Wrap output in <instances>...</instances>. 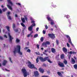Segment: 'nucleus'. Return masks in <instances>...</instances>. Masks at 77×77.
I'll list each match as a JSON object with an SVG mask.
<instances>
[{
	"label": "nucleus",
	"instance_id": "1",
	"mask_svg": "<svg viewBox=\"0 0 77 77\" xmlns=\"http://www.w3.org/2000/svg\"><path fill=\"white\" fill-rule=\"evenodd\" d=\"M49 57H45L44 58H43L42 57H39V59L41 62H45V61H46L47 60L48 62H49V63H52V61H51L49 59Z\"/></svg>",
	"mask_w": 77,
	"mask_h": 77
},
{
	"label": "nucleus",
	"instance_id": "2",
	"mask_svg": "<svg viewBox=\"0 0 77 77\" xmlns=\"http://www.w3.org/2000/svg\"><path fill=\"white\" fill-rule=\"evenodd\" d=\"M17 48H14V51H13L14 56H16L15 54L16 53H17L20 54V45H17Z\"/></svg>",
	"mask_w": 77,
	"mask_h": 77
},
{
	"label": "nucleus",
	"instance_id": "3",
	"mask_svg": "<svg viewBox=\"0 0 77 77\" xmlns=\"http://www.w3.org/2000/svg\"><path fill=\"white\" fill-rule=\"evenodd\" d=\"M22 72H23L24 77H27V71H26V69H22Z\"/></svg>",
	"mask_w": 77,
	"mask_h": 77
},
{
	"label": "nucleus",
	"instance_id": "4",
	"mask_svg": "<svg viewBox=\"0 0 77 77\" xmlns=\"http://www.w3.org/2000/svg\"><path fill=\"white\" fill-rule=\"evenodd\" d=\"M47 45H50V42L48 41H46L42 44V45L45 46V47H47Z\"/></svg>",
	"mask_w": 77,
	"mask_h": 77
},
{
	"label": "nucleus",
	"instance_id": "5",
	"mask_svg": "<svg viewBox=\"0 0 77 77\" xmlns=\"http://www.w3.org/2000/svg\"><path fill=\"white\" fill-rule=\"evenodd\" d=\"M58 64L60 67H61V68H63L65 67L64 64H63V63H62L60 61H58Z\"/></svg>",
	"mask_w": 77,
	"mask_h": 77
},
{
	"label": "nucleus",
	"instance_id": "6",
	"mask_svg": "<svg viewBox=\"0 0 77 77\" xmlns=\"http://www.w3.org/2000/svg\"><path fill=\"white\" fill-rule=\"evenodd\" d=\"M48 36L49 37H50L51 39H54L56 37L55 36V35L53 34L49 33L48 34Z\"/></svg>",
	"mask_w": 77,
	"mask_h": 77
},
{
	"label": "nucleus",
	"instance_id": "7",
	"mask_svg": "<svg viewBox=\"0 0 77 77\" xmlns=\"http://www.w3.org/2000/svg\"><path fill=\"white\" fill-rule=\"evenodd\" d=\"M28 67L29 68H30V69H33V68H35V66L33 64H29L28 65H27Z\"/></svg>",
	"mask_w": 77,
	"mask_h": 77
},
{
	"label": "nucleus",
	"instance_id": "8",
	"mask_svg": "<svg viewBox=\"0 0 77 77\" xmlns=\"http://www.w3.org/2000/svg\"><path fill=\"white\" fill-rule=\"evenodd\" d=\"M62 49L63 52H64L65 54H67V52L68 51L67 49L65 47H63Z\"/></svg>",
	"mask_w": 77,
	"mask_h": 77
},
{
	"label": "nucleus",
	"instance_id": "9",
	"mask_svg": "<svg viewBox=\"0 0 77 77\" xmlns=\"http://www.w3.org/2000/svg\"><path fill=\"white\" fill-rule=\"evenodd\" d=\"M39 72L37 71L34 72V76L36 77H38L39 76Z\"/></svg>",
	"mask_w": 77,
	"mask_h": 77
},
{
	"label": "nucleus",
	"instance_id": "10",
	"mask_svg": "<svg viewBox=\"0 0 77 77\" xmlns=\"http://www.w3.org/2000/svg\"><path fill=\"white\" fill-rule=\"evenodd\" d=\"M8 36L9 38V41L10 42L12 43V39H14V38H13V37H12V36L11 35L10 33L8 34Z\"/></svg>",
	"mask_w": 77,
	"mask_h": 77
},
{
	"label": "nucleus",
	"instance_id": "11",
	"mask_svg": "<svg viewBox=\"0 0 77 77\" xmlns=\"http://www.w3.org/2000/svg\"><path fill=\"white\" fill-rule=\"evenodd\" d=\"M7 63H8V61H7L6 60H4L2 65L3 66H5L6 65Z\"/></svg>",
	"mask_w": 77,
	"mask_h": 77
},
{
	"label": "nucleus",
	"instance_id": "12",
	"mask_svg": "<svg viewBox=\"0 0 77 77\" xmlns=\"http://www.w3.org/2000/svg\"><path fill=\"white\" fill-rule=\"evenodd\" d=\"M39 71L41 73H43L44 72V70L41 67L39 68Z\"/></svg>",
	"mask_w": 77,
	"mask_h": 77
},
{
	"label": "nucleus",
	"instance_id": "13",
	"mask_svg": "<svg viewBox=\"0 0 77 77\" xmlns=\"http://www.w3.org/2000/svg\"><path fill=\"white\" fill-rule=\"evenodd\" d=\"M71 63L72 64H74V63H75V60L73 59V58H72L71 59Z\"/></svg>",
	"mask_w": 77,
	"mask_h": 77
},
{
	"label": "nucleus",
	"instance_id": "14",
	"mask_svg": "<svg viewBox=\"0 0 77 77\" xmlns=\"http://www.w3.org/2000/svg\"><path fill=\"white\" fill-rule=\"evenodd\" d=\"M46 16H47L46 18L47 19L48 21H52L53 20H52V19H51L49 15H47Z\"/></svg>",
	"mask_w": 77,
	"mask_h": 77
},
{
	"label": "nucleus",
	"instance_id": "15",
	"mask_svg": "<svg viewBox=\"0 0 77 77\" xmlns=\"http://www.w3.org/2000/svg\"><path fill=\"white\" fill-rule=\"evenodd\" d=\"M51 51L53 53H55L56 51V49L53 48H51Z\"/></svg>",
	"mask_w": 77,
	"mask_h": 77
},
{
	"label": "nucleus",
	"instance_id": "16",
	"mask_svg": "<svg viewBox=\"0 0 77 77\" xmlns=\"http://www.w3.org/2000/svg\"><path fill=\"white\" fill-rule=\"evenodd\" d=\"M28 30L29 31H32L33 30V26H31L28 28Z\"/></svg>",
	"mask_w": 77,
	"mask_h": 77
},
{
	"label": "nucleus",
	"instance_id": "17",
	"mask_svg": "<svg viewBox=\"0 0 77 77\" xmlns=\"http://www.w3.org/2000/svg\"><path fill=\"white\" fill-rule=\"evenodd\" d=\"M57 74H58L59 76H60L61 77H63V75L61 73L59 72H57Z\"/></svg>",
	"mask_w": 77,
	"mask_h": 77
},
{
	"label": "nucleus",
	"instance_id": "18",
	"mask_svg": "<svg viewBox=\"0 0 77 77\" xmlns=\"http://www.w3.org/2000/svg\"><path fill=\"white\" fill-rule=\"evenodd\" d=\"M7 1L8 3H9V4H10L11 5V6H12L13 5V3L11 1V0H7Z\"/></svg>",
	"mask_w": 77,
	"mask_h": 77
},
{
	"label": "nucleus",
	"instance_id": "19",
	"mask_svg": "<svg viewBox=\"0 0 77 77\" xmlns=\"http://www.w3.org/2000/svg\"><path fill=\"white\" fill-rule=\"evenodd\" d=\"M21 25L23 27H24V28H23V29H26V25L23 24V23H20Z\"/></svg>",
	"mask_w": 77,
	"mask_h": 77
},
{
	"label": "nucleus",
	"instance_id": "20",
	"mask_svg": "<svg viewBox=\"0 0 77 77\" xmlns=\"http://www.w3.org/2000/svg\"><path fill=\"white\" fill-rule=\"evenodd\" d=\"M8 8L10 9V10H11V11H12V7L11 6L9 5H7Z\"/></svg>",
	"mask_w": 77,
	"mask_h": 77
},
{
	"label": "nucleus",
	"instance_id": "21",
	"mask_svg": "<svg viewBox=\"0 0 77 77\" xmlns=\"http://www.w3.org/2000/svg\"><path fill=\"white\" fill-rule=\"evenodd\" d=\"M21 20L23 23H26V21L25 20V19L24 18H21Z\"/></svg>",
	"mask_w": 77,
	"mask_h": 77
},
{
	"label": "nucleus",
	"instance_id": "22",
	"mask_svg": "<svg viewBox=\"0 0 77 77\" xmlns=\"http://www.w3.org/2000/svg\"><path fill=\"white\" fill-rule=\"evenodd\" d=\"M33 33V31H32L30 33V34H28L27 35V37L28 38H29V37H30V36L32 35V34Z\"/></svg>",
	"mask_w": 77,
	"mask_h": 77
},
{
	"label": "nucleus",
	"instance_id": "23",
	"mask_svg": "<svg viewBox=\"0 0 77 77\" xmlns=\"http://www.w3.org/2000/svg\"><path fill=\"white\" fill-rule=\"evenodd\" d=\"M60 57L61 59H63V58H64V54H62L61 55H60Z\"/></svg>",
	"mask_w": 77,
	"mask_h": 77
},
{
	"label": "nucleus",
	"instance_id": "24",
	"mask_svg": "<svg viewBox=\"0 0 77 77\" xmlns=\"http://www.w3.org/2000/svg\"><path fill=\"white\" fill-rule=\"evenodd\" d=\"M6 28L7 29L8 32H10V28L9 27V26H6Z\"/></svg>",
	"mask_w": 77,
	"mask_h": 77
},
{
	"label": "nucleus",
	"instance_id": "25",
	"mask_svg": "<svg viewBox=\"0 0 77 77\" xmlns=\"http://www.w3.org/2000/svg\"><path fill=\"white\" fill-rule=\"evenodd\" d=\"M68 42L70 43V44H71L72 42H71V38H69L68 39Z\"/></svg>",
	"mask_w": 77,
	"mask_h": 77
},
{
	"label": "nucleus",
	"instance_id": "26",
	"mask_svg": "<svg viewBox=\"0 0 77 77\" xmlns=\"http://www.w3.org/2000/svg\"><path fill=\"white\" fill-rule=\"evenodd\" d=\"M20 50H21V46H20V55H21L22 56L23 55V53L20 51Z\"/></svg>",
	"mask_w": 77,
	"mask_h": 77
},
{
	"label": "nucleus",
	"instance_id": "27",
	"mask_svg": "<svg viewBox=\"0 0 77 77\" xmlns=\"http://www.w3.org/2000/svg\"><path fill=\"white\" fill-rule=\"evenodd\" d=\"M63 63L65 64V65H67V64L68 63L67 61H66V60H65L64 61Z\"/></svg>",
	"mask_w": 77,
	"mask_h": 77
},
{
	"label": "nucleus",
	"instance_id": "28",
	"mask_svg": "<svg viewBox=\"0 0 77 77\" xmlns=\"http://www.w3.org/2000/svg\"><path fill=\"white\" fill-rule=\"evenodd\" d=\"M7 17L8 19H9V20H11L12 19V18H11V16H9V15H8Z\"/></svg>",
	"mask_w": 77,
	"mask_h": 77
},
{
	"label": "nucleus",
	"instance_id": "29",
	"mask_svg": "<svg viewBox=\"0 0 77 77\" xmlns=\"http://www.w3.org/2000/svg\"><path fill=\"white\" fill-rule=\"evenodd\" d=\"M74 68L75 69H77V64H75L74 66Z\"/></svg>",
	"mask_w": 77,
	"mask_h": 77
},
{
	"label": "nucleus",
	"instance_id": "30",
	"mask_svg": "<svg viewBox=\"0 0 77 77\" xmlns=\"http://www.w3.org/2000/svg\"><path fill=\"white\" fill-rule=\"evenodd\" d=\"M36 63H38V62H39V59L38 58H37L36 60Z\"/></svg>",
	"mask_w": 77,
	"mask_h": 77
},
{
	"label": "nucleus",
	"instance_id": "31",
	"mask_svg": "<svg viewBox=\"0 0 77 77\" xmlns=\"http://www.w3.org/2000/svg\"><path fill=\"white\" fill-rule=\"evenodd\" d=\"M51 21V22L50 23V24H51V25H53V24H54V21H53V20H52V21Z\"/></svg>",
	"mask_w": 77,
	"mask_h": 77
},
{
	"label": "nucleus",
	"instance_id": "32",
	"mask_svg": "<svg viewBox=\"0 0 77 77\" xmlns=\"http://www.w3.org/2000/svg\"><path fill=\"white\" fill-rule=\"evenodd\" d=\"M64 17H66V18L67 19L69 18L70 17V16H69V15H67V16L65 15Z\"/></svg>",
	"mask_w": 77,
	"mask_h": 77
},
{
	"label": "nucleus",
	"instance_id": "33",
	"mask_svg": "<svg viewBox=\"0 0 77 77\" xmlns=\"http://www.w3.org/2000/svg\"><path fill=\"white\" fill-rule=\"evenodd\" d=\"M24 17L25 18V20L26 21H27V16H24Z\"/></svg>",
	"mask_w": 77,
	"mask_h": 77
},
{
	"label": "nucleus",
	"instance_id": "34",
	"mask_svg": "<svg viewBox=\"0 0 77 77\" xmlns=\"http://www.w3.org/2000/svg\"><path fill=\"white\" fill-rule=\"evenodd\" d=\"M6 10H7V8H5L4 9H2V11H3V12H5Z\"/></svg>",
	"mask_w": 77,
	"mask_h": 77
},
{
	"label": "nucleus",
	"instance_id": "35",
	"mask_svg": "<svg viewBox=\"0 0 77 77\" xmlns=\"http://www.w3.org/2000/svg\"><path fill=\"white\" fill-rule=\"evenodd\" d=\"M40 41L41 42H43V41H44V38L43 37H42L40 38Z\"/></svg>",
	"mask_w": 77,
	"mask_h": 77
},
{
	"label": "nucleus",
	"instance_id": "36",
	"mask_svg": "<svg viewBox=\"0 0 77 77\" xmlns=\"http://www.w3.org/2000/svg\"><path fill=\"white\" fill-rule=\"evenodd\" d=\"M56 43L57 45H59V40H56Z\"/></svg>",
	"mask_w": 77,
	"mask_h": 77
},
{
	"label": "nucleus",
	"instance_id": "37",
	"mask_svg": "<svg viewBox=\"0 0 77 77\" xmlns=\"http://www.w3.org/2000/svg\"><path fill=\"white\" fill-rule=\"evenodd\" d=\"M16 42L18 43V42H20V40L18 39V38H17L16 40Z\"/></svg>",
	"mask_w": 77,
	"mask_h": 77
},
{
	"label": "nucleus",
	"instance_id": "38",
	"mask_svg": "<svg viewBox=\"0 0 77 77\" xmlns=\"http://www.w3.org/2000/svg\"><path fill=\"white\" fill-rule=\"evenodd\" d=\"M31 51L30 50V49H28L27 50V52H28V53H30Z\"/></svg>",
	"mask_w": 77,
	"mask_h": 77
},
{
	"label": "nucleus",
	"instance_id": "39",
	"mask_svg": "<svg viewBox=\"0 0 77 77\" xmlns=\"http://www.w3.org/2000/svg\"><path fill=\"white\" fill-rule=\"evenodd\" d=\"M48 52H49V53H51V50H50V49H48Z\"/></svg>",
	"mask_w": 77,
	"mask_h": 77
},
{
	"label": "nucleus",
	"instance_id": "40",
	"mask_svg": "<svg viewBox=\"0 0 77 77\" xmlns=\"http://www.w3.org/2000/svg\"><path fill=\"white\" fill-rule=\"evenodd\" d=\"M38 36V35L37 34H35L34 36V38H36Z\"/></svg>",
	"mask_w": 77,
	"mask_h": 77
},
{
	"label": "nucleus",
	"instance_id": "41",
	"mask_svg": "<svg viewBox=\"0 0 77 77\" xmlns=\"http://www.w3.org/2000/svg\"><path fill=\"white\" fill-rule=\"evenodd\" d=\"M15 27V24H13V29H14Z\"/></svg>",
	"mask_w": 77,
	"mask_h": 77
},
{
	"label": "nucleus",
	"instance_id": "42",
	"mask_svg": "<svg viewBox=\"0 0 77 77\" xmlns=\"http://www.w3.org/2000/svg\"><path fill=\"white\" fill-rule=\"evenodd\" d=\"M43 66H45V67H46L47 66V65L45 63H43L42 65Z\"/></svg>",
	"mask_w": 77,
	"mask_h": 77
},
{
	"label": "nucleus",
	"instance_id": "43",
	"mask_svg": "<svg viewBox=\"0 0 77 77\" xmlns=\"http://www.w3.org/2000/svg\"><path fill=\"white\" fill-rule=\"evenodd\" d=\"M46 33V32H45V31L44 30H43V34H45Z\"/></svg>",
	"mask_w": 77,
	"mask_h": 77
},
{
	"label": "nucleus",
	"instance_id": "44",
	"mask_svg": "<svg viewBox=\"0 0 77 77\" xmlns=\"http://www.w3.org/2000/svg\"><path fill=\"white\" fill-rule=\"evenodd\" d=\"M31 26H32L33 27V26H36V24L35 23H33Z\"/></svg>",
	"mask_w": 77,
	"mask_h": 77
},
{
	"label": "nucleus",
	"instance_id": "45",
	"mask_svg": "<svg viewBox=\"0 0 77 77\" xmlns=\"http://www.w3.org/2000/svg\"><path fill=\"white\" fill-rule=\"evenodd\" d=\"M66 36L67 37V38H68V39H69V38H71L70 37H69V36L68 35H66Z\"/></svg>",
	"mask_w": 77,
	"mask_h": 77
},
{
	"label": "nucleus",
	"instance_id": "46",
	"mask_svg": "<svg viewBox=\"0 0 77 77\" xmlns=\"http://www.w3.org/2000/svg\"><path fill=\"white\" fill-rule=\"evenodd\" d=\"M37 48L38 49H39V45H36Z\"/></svg>",
	"mask_w": 77,
	"mask_h": 77
},
{
	"label": "nucleus",
	"instance_id": "47",
	"mask_svg": "<svg viewBox=\"0 0 77 77\" xmlns=\"http://www.w3.org/2000/svg\"><path fill=\"white\" fill-rule=\"evenodd\" d=\"M0 39H1V40H3V37H2V36H0Z\"/></svg>",
	"mask_w": 77,
	"mask_h": 77
},
{
	"label": "nucleus",
	"instance_id": "48",
	"mask_svg": "<svg viewBox=\"0 0 77 77\" xmlns=\"http://www.w3.org/2000/svg\"><path fill=\"white\" fill-rule=\"evenodd\" d=\"M9 59L10 60V61L11 63H12V60H11V57H9Z\"/></svg>",
	"mask_w": 77,
	"mask_h": 77
},
{
	"label": "nucleus",
	"instance_id": "49",
	"mask_svg": "<svg viewBox=\"0 0 77 77\" xmlns=\"http://www.w3.org/2000/svg\"><path fill=\"white\" fill-rule=\"evenodd\" d=\"M67 46L68 47H70L69 44L68 43H67Z\"/></svg>",
	"mask_w": 77,
	"mask_h": 77
},
{
	"label": "nucleus",
	"instance_id": "50",
	"mask_svg": "<svg viewBox=\"0 0 77 77\" xmlns=\"http://www.w3.org/2000/svg\"><path fill=\"white\" fill-rule=\"evenodd\" d=\"M45 27L46 29H48V26H47V25H46Z\"/></svg>",
	"mask_w": 77,
	"mask_h": 77
},
{
	"label": "nucleus",
	"instance_id": "51",
	"mask_svg": "<svg viewBox=\"0 0 77 77\" xmlns=\"http://www.w3.org/2000/svg\"><path fill=\"white\" fill-rule=\"evenodd\" d=\"M14 30L16 32H17L18 31V29H16L15 30Z\"/></svg>",
	"mask_w": 77,
	"mask_h": 77
},
{
	"label": "nucleus",
	"instance_id": "52",
	"mask_svg": "<svg viewBox=\"0 0 77 77\" xmlns=\"http://www.w3.org/2000/svg\"><path fill=\"white\" fill-rule=\"evenodd\" d=\"M35 53L37 54H38V55H40V54H39V52H38H38H35Z\"/></svg>",
	"mask_w": 77,
	"mask_h": 77
},
{
	"label": "nucleus",
	"instance_id": "53",
	"mask_svg": "<svg viewBox=\"0 0 77 77\" xmlns=\"http://www.w3.org/2000/svg\"><path fill=\"white\" fill-rule=\"evenodd\" d=\"M2 10L1 9H0V14H2Z\"/></svg>",
	"mask_w": 77,
	"mask_h": 77
},
{
	"label": "nucleus",
	"instance_id": "54",
	"mask_svg": "<svg viewBox=\"0 0 77 77\" xmlns=\"http://www.w3.org/2000/svg\"><path fill=\"white\" fill-rule=\"evenodd\" d=\"M29 48H27V47H26L25 48H24L25 50H26L27 49H28Z\"/></svg>",
	"mask_w": 77,
	"mask_h": 77
},
{
	"label": "nucleus",
	"instance_id": "55",
	"mask_svg": "<svg viewBox=\"0 0 77 77\" xmlns=\"http://www.w3.org/2000/svg\"><path fill=\"white\" fill-rule=\"evenodd\" d=\"M28 64H32L31 62H30L29 61H28Z\"/></svg>",
	"mask_w": 77,
	"mask_h": 77
},
{
	"label": "nucleus",
	"instance_id": "56",
	"mask_svg": "<svg viewBox=\"0 0 77 77\" xmlns=\"http://www.w3.org/2000/svg\"><path fill=\"white\" fill-rule=\"evenodd\" d=\"M72 54H76V52H72Z\"/></svg>",
	"mask_w": 77,
	"mask_h": 77
},
{
	"label": "nucleus",
	"instance_id": "57",
	"mask_svg": "<svg viewBox=\"0 0 77 77\" xmlns=\"http://www.w3.org/2000/svg\"><path fill=\"white\" fill-rule=\"evenodd\" d=\"M69 54H72V51H70L69 52Z\"/></svg>",
	"mask_w": 77,
	"mask_h": 77
},
{
	"label": "nucleus",
	"instance_id": "58",
	"mask_svg": "<svg viewBox=\"0 0 77 77\" xmlns=\"http://www.w3.org/2000/svg\"><path fill=\"white\" fill-rule=\"evenodd\" d=\"M15 17L17 18V17H18V15H17V14H15Z\"/></svg>",
	"mask_w": 77,
	"mask_h": 77
},
{
	"label": "nucleus",
	"instance_id": "59",
	"mask_svg": "<svg viewBox=\"0 0 77 77\" xmlns=\"http://www.w3.org/2000/svg\"><path fill=\"white\" fill-rule=\"evenodd\" d=\"M48 77V76H46V75H43L42 76V77Z\"/></svg>",
	"mask_w": 77,
	"mask_h": 77
},
{
	"label": "nucleus",
	"instance_id": "60",
	"mask_svg": "<svg viewBox=\"0 0 77 77\" xmlns=\"http://www.w3.org/2000/svg\"><path fill=\"white\" fill-rule=\"evenodd\" d=\"M20 7H21V8L23 7V6L21 5V4H20Z\"/></svg>",
	"mask_w": 77,
	"mask_h": 77
},
{
	"label": "nucleus",
	"instance_id": "61",
	"mask_svg": "<svg viewBox=\"0 0 77 77\" xmlns=\"http://www.w3.org/2000/svg\"><path fill=\"white\" fill-rule=\"evenodd\" d=\"M70 58H71V55H70L69 56H68L69 59H70Z\"/></svg>",
	"mask_w": 77,
	"mask_h": 77
},
{
	"label": "nucleus",
	"instance_id": "62",
	"mask_svg": "<svg viewBox=\"0 0 77 77\" xmlns=\"http://www.w3.org/2000/svg\"><path fill=\"white\" fill-rule=\"evenodd\" d=\"M35 23V21H34V20H32L31 22V23Z\"/></svg>",
	"mask_w": 77,
	"mask_h": 77
},
{
	"label": "nucleus",
	"instance_id": "63",
	"mask_svg": "<svg viewBox=\"0 0 77 77\" xmlns=\"http://www.w3.org/2000/svg\"><path fill=\"white\" fill-rule=\"evenodd\" d=\"M4 37L5 38H7V36H6V35H4Z\"/></svg>",
	"mask_w": 77,
	"mask_h": 77
},
{
	"label": "nucleus",
	"instance_id": "64",
	"mask_svg": "<svg viewBox=\"0 0 77 77\" xmlns=\"http://www.w3.org/2000/svg\"><path fill=\"white\" fill-rule=\"evenodd\" d=\"M38 30H39V28L38 27L36 29V30L38 31Z\"/></svg>",
	"mask_w": 77,
	"mask_h": 77
}]
</instances>
